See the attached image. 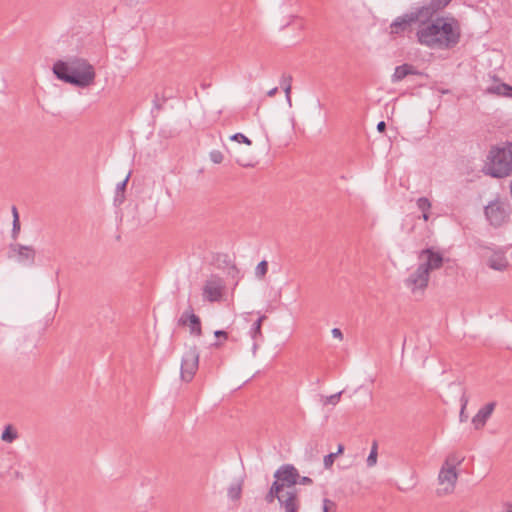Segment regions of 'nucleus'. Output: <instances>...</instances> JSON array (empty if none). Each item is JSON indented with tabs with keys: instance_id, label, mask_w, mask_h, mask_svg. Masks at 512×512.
Masks as SVG:
<instances>
[{
	"instance_id": "nucleus-1",
	"label": "nucleus",
	"mask_w": 512,
	"mask_h": 512,
	"mask_svg": "<svg viewBox=\"0 0 512 512\" xmlns=\"http://www.w3.org/2000/svg\"><path fill=\"white\" fill-rule=\"evenodd\" d=\"M417 41L430 49H452L461 39V26L453 16H437L419 25Z\"/></svg>"
},
{
	"instance_id": "nucleus-2",
	"label": "nucleus",
	"mask_w": 512,
	"mask_h": 512,
	"mask_svg": "<svg viewBox=\"0 0 512 512\" xmlns=\"http://www.w3.org/2000/svg\"><path fill=\"white\" fill-rule=\"evenodd\" d=\"M52 70L57 79L81 88L92 85L96 77L93 65L80 57L58 60Z\"/></svg>"
},
{
	"instance_id": "nucleus-3",
	"label": "nucleus",
	"mask_w": 512,
	"mask_h": 512,
	"mask_svg": "<svg viewBox=\"0 0 512 512\" xmlns=\"http://www.w3.org/2000/svg\"><path fill=\"white\" fill-rule=\"evenodd\" d=\"M419 259L423 260L416 270L405 279V285L412 292L416 290H424L429 283L430 272L440 269L443 266L444 258L439 252H435L432 248L423 249L419 253Z\"/></svg>"
},
{
	"instance_id": "nucleus-4",
	"label": "nucleus",
	"mask_w": 512,
	"mask_h": 512,
	"mask_svg": "<svg viewBox=\"0 0 512 512\" xmlns=\"http://www.w3.org/2000/svg\"><path fill=\"white\" fill-rule=\"evenodd\" d=\"M483 172L493 178H505L512 174V142L491 146Z\"/></svg>"
},
{
	"instance_id": "nucleus-5",
	"label": "nucleus",
	"mask_w": 512,
	"mask_h": 512,
	"mask_svg": "<svg viewBox=\"0 0 512 512\" xmlns=\"http://www.w3.org/2000/svg\"><path fill=\"white\" fill-rule=\"evenodd\" d=\"M273 476L275 480L264 498L267 504H272L276 499L278 500L285 489L295 486L296 474L292 467L280 466Z\"/></svg>"
},
{
	"instance_id": "nucleus-6",
	"label": "nucleus",
	"mask_w": 512,
	"mask_h": 512,
	"mask_svg": "<svg viewBox=\"0 0 512 512\" xmlns=\"http://www.w3.org/2000/svg\"><path fill=\"white\" fill-rule=\"evenodd\" d=\"M486 219L494 227H500L509 220L510 204L507 201L496 199L484 208Z\"/></svg>"
},
{
	"instance_id": "nucleus-7",
	"label": "nucleus",
	"mask_w": 512,
	"mask_h": 512,
	"mask_svg": "<svg viewBox=\"0 0 512 512\" xmlns=\"http://www.w3.org/2000/svg\"><path fill=\"white\" fill-rule=\"evenodd\" d=\"M416 23L419 25L426 24L417 8H414L410 12L395 18L389 26V33L391 36L403 35L406 32H411L412 25Z\"/></svg>"
},
{
	"instance_id": "nucleus-8",
	"label": "nucleus",
	"mask_w": 512,
	"mask_h": 512,
	"mask_svg": "<svg viewBox=\"0 0 512 512\" xmlns=\"http://www.w3.org/2000/svg\"><path fill=\"white\" fill-rule=\"evenodd\" d=\"M199 367V352L196 345L189 347L181 360L180 377L185 382L194 378Z\"/></svg>"
},
{
	"instance_id": "nucleus-9",
	"label": "nucleus",
	"mask_w": 512,
	"mask_h": 512,
	"mask_svg": "<svg viewBox=\"0 0 512 512\" xmlns=\"http://www.w3.org/2000/svg\"><path fill=\"white\" fill-rule=\"evenodd\" d=\"M225 291V282L223 278L216 274L210 275L205 281L202 289L204 300L208 302H218L223 297Z\"/></svg>"
},
{
	"instance_id": "nucleus-10",
	"label": "nucleus",
	"mask_w": 512,
	"mask_h": 512,
	"mask_svg": "<svg viewBox=\"0 0 512 512\" xmlns=\"http://www.w3.org/2000/svg\"><path fill=\"white\" fill-rule=\"evenodd\" d=\"M36 250L33 246L22 244H10L9 258H16V261L24 266H33L35 263Z\"/></svg>"
},
{
	"instance_id": "nucleus-11",
	"label": "nucleus",
	"mask_w": 512,
	"mask_h": 512,
	"mask_svg": "<svg viewBox=\"0 0 512 512\" xmlns=\"http://www.w3.org/2000/svg\"><path fill=\"white\" fill-rule=\"evenodd\" d=\"M180 326H188L190 333L200 337L202 335V326L200 318L194 313L193 307H189L182 313L178 320Z\"/></svg>"
},
{
	"instance_id": "nucleus-12",
	"label": "nucleus",
	"mask_w": 512,
	"mask_h": 512,
	"mask_svg": "<svg viewBox=\"0 0 512 512\" xmlns=\"http://www.w3.org/2000/svg\"><path fill=\"white\" fill-rule=\"evenodd\" d=\"M279 506L284 512H298L300 509V500L298 490L294 487L287 489L278 497Z\"/></svg>"
},
{
	"instance_id": "nucleus-13",
	"label": "nucleus",
	"mask_w": 512,
	"mask_h": 512,
	"mask_svg": "<svg viewBox=\"0 0 512 512\" xmlns=\"http://www.w3.org/2000/svg\"><path fill=\"white\" fill-rule=\"evenodd\" d=\"M451 2L452 0H430L429 3L416 8L423 17V20L429 22Z\"/></svg>"
},
{
	"instance_id": "nucleus-14",
	"label": "nucleus",
	"mask_w": 512,
	"mask_h": 512,
	"mask_svg": "<svg viewBox=\"0 0 512 512\" xmlns=\"http://www.w3.org/2000/svg\"><path fill=\"white\" fill-rule=\"evenodd\" d=\"M496 407L495 402H489L483 406L472 418V424L476 430L483 428Z\"/></svg>"
},
{
	"instance_id": "nucleus-15",
	"label": "nucleus",
	"mask_w": 512,
	"mask_h": 512,
	"mask_svg": "<svg viewBox=\"0 0 512 512\" xmlns=\"http://www.w3.org/2000/svg\"><path fill=\"white\" fill-rule=\"evenodd\" d=\"M438 479L442 484L445 482L448 484V487L445 488L447 492L451 491L453 490L457 480L456 470H454V467L443 466L442 469L440 470Z\"/></svg>"
},
{
	"instance_id": "nucleus-16",
	"label": "nucleus",
	"mask_w": 512,
	"mask_h": 512,
	"mask_svg": "<svg viewBox=\"0 0 512 512\" xmlns=\"http://www.w3.org/2000/svg\"><path fill=\"white\" fill-rule=\"evenodd\" d=\"M420 72H418L415 67L411 64H402L400 66H397L395 68L394 74L392 75V82L396 83L401 80H403L408 75H419Z\"/></svg>"
},
{
	"instance_id": "nucleus-17",
	"label": "nucleus",
	"mask_w": 512,
	"mask_h": 512,
	"mask_svg": "<svg viewBox=\"0 0 512 512\" xmlns=\"http://www.w3.org/2000/svg\"><path fill=\"white\" fill-rule=\"evenodd\" d=\"M267 317L266 315H261L252 325L251 329H250V336L251 338L254 340V343H253V352L255 353V351L257 350L258 348V341H263V334H262V323L264 320H266Z\"/></svg>"
},
{
	"instance_id": "nucleus-18",
	"label": "nucleus",
	"mask_w": 512,
	"mask_h": 512,
	"mask_svg": "<svg viewBox=\"0 0 512 512\" xmlns=\"http://www.w3.org/2000/svg\"><path fill=\"white\" fill-rule=\"evenodd\" d=\"M487 265L497 271H503L508 267V261L503 252H495L487 260Z\"/></svg>"
},
{
	"instance_id": "nucleus-19",
	"label": "nucleus",
	"mask_w": 512,
	"mask_h": 512,
	"mask_svg": "<svg viewBox=\"0 0 512 512\" xmlns=\"http://www.w3.org/2000/svg\"><path fill=\"white\" fill-rule=\"evenodd\" d=\"M487 92L490 94H496L499 96H505L512 98V86L506 83H500L495 86L487 88Z\"/></svg>"
},
{
	"instance_id": "nucleus-20",
	"label": "nucleus",
	"mask_w": 512,
	"mask_h": 512,
	"mask_svg": "<svg viewBox=\"0 0 512 512\" xmlns=\"http://www.w3.org/2000/svg\"><path fill=\"white\" fill-rule=\"evenodd\" d=\"M129 178H130V173H128V175L125 177V179L123 181H121L117 184L116 194H115V198H114L115 203H118V204L123 203L124 198H125L124 192L126 190Z\"/></svg>"
},
{
	"instance_id": "nucleus-21",
	"label": "nucleus",
	"mask_w": 512,
	"mask_h": 512,
	"mask_svg": "<svg viewBox=\"0 0 512 512\" xmlns=\"http://www.w3.org/2000/svg\"><path fill=\"white\" fill-rule=\"evenodd\" d=\"M18 437L17 431L12 425H7L2 432L1 439L7 443H12Z\"/></svg>"
},
{
	"instance_id": "nucleus-22",
	"label": "nucleus",
	"mask_w": 512,
	"mask_h": 512,
	"mask_svg": "<svg viewBox=\"0 0 512 512\" xmlns=\"http://www.w3.org/2000/svg\"><path fill=\"white\" fill-rule=\"evenodd\" d=\"M242 484L240 482L232 483L229 488L227 495L231 500H238L241 497Z\"/></svg>"
},
{
	"instance_id": "nucleus-23",
	"label": "nucleus",
	"mask_w": 512,
	"mask_h": 512,
	"mask_svg": "<svg viewBox=\"0 0 512 512\" xmlns=\"http://www.w3.org/2000/svg\"><path fill=\"white\" fill-rule=\"evenodd\" d=\"M282 466H288V467H292L294 469V473L296 474L295 485L296 484L311 485L313 483V480L310 477L300 476L298 470L295 468L294 465H292V464H283Z\"/></svg>"
},
{
	"instance_id": "nucleus-24",
	"label": "nucleus",
	"mask_w": 512,
	"mask_h": 512,
	"mask_svg": "<svg viewBox=\"0 0 512 512\" xmlns=\"http://www.w3.org/2000/svg\"><path fill=\"white\" fill-rule=\"evenodd\" d=\"M377 448H378L377 442L374 441L372 444V447H371V451L366 460L368 467H373L377 463V456H378Z\"/></svg>"
},
{
	"instance_id": "nucleus-25",
	"label": "nucleus",
	"mask_w": 512,
	"mask_h": 512,
	"mask_svg": "<svg viewBox=\"0 0 512 512\" xmlns=\"http://www.w3.org/2000/svg\"><path fill=\"white\" fill-rule=\"evenodd\" d=\"M268 271V262L266 260L261 261L258 263L255 269V275L256 277L262 279Z\"/></svg>"
},
{
	"instance_id": "nucleus-26",
	"label": "nucleus",
	"mask_w": 512,
	"mask_h": 512,
	"mask_svg": "<svg viewBox=\"0 0 512 512\" xmlns=\"http://www.w3.org/2000/svg\"><path fill=\"white\" fill-rule=\"evenodd\" d=\"M417 207L422 212H430L431 202L427 197H420L417 200Z\"/></svg>"
},
{
	"instance_id": "nucleus-27",
	"label": "nucleus",
	"mask_w": 512,
	"mask_h": 512,
	"mask_svg": "<svg viewBox=\"0 0 512 512\" xmlns=\"http://www.w3.org/2000/svg\"><path fill=\"white\" fill-rule=\"evenodd\" d=\"M463 459V457H460L456 454H450L445 461V465L447 467H454L455 469L456 465H459L463 461Z\"/></svg>"
},
{
	"instance_id": "nucleus-28",
	"label": "nucleus",
	"mask_w": 512,
	"mask_h": 512,
	"mask_svg": "<svg viewBox=\"0 0 512 512\" xmlns=\"http://www.w3.org/2000/svg\"><path fill=\"white\" fill-rule=\"evenodd\" d=\"M228 274L231 278L235 279V286L238 285L240 279L242 278L241 272L235 264H232L228 268Z\"/></svg>"
},
{
	"instance_id": "nucleus-29",
	"label": "nucleus",
	"mask_w": 512,
	"mask_h": 512,
	"mask_svg": "<svg viewBox=\"0 0 512 512\" xmlns=\"http://www.w3.org/2000/svg\"><path fill=\"white\" fill-rule=\"evenodd\" d=\"M230 140L238 142V143L246 144L248 146L252 145V141L242 133H235V134L231 135Z\"/></svg>"
},
{
	"instance_id": "nucleus-30",
	"label": "nucleus",
	"mask_w": 512,
	"mask_h": 512,
	"mask_svg": "<svg viewBox=\"0 0 512 512\" xmlns=\"http://www.w3.org/2000/svg\"><path fill=\"white\" fill-rule=\"evenodd\" d=\"M460 401H461V410H460L459 418H460L461 422H465L468 419V415L465 414V409H466L467 404H468L467 396L465 394H463L461 396Z\"/></svg>"
},
{
	"instance_id": "nucleus-31",
	"label": "nucleus",
	"mask_w": 512,
	"mask_h": 512,
	"mask_svg": "<svg viewBox=\"0 0 512 512\" xmlns=\"http://www.w3.org/2000/svg\"><path fill=\"white\" fill-rule=\"evenodd\" d=\"M209 157L210 160L215 164H220L224 159L222 152L219 150H212L209 154Z\"/></svg>"
},
{
	"instance_id": "nucleus-32",
	"label": "nucleus",
	"mask_w": 512,
	"mask_h": 512,
	"mask_svg": "<svg viewBox=\"0 0 512 512\" xmlns=\"http://www.w3.org/2000/svg\"><path fill=\"white\" fill-rule=\"evenodd\" d=\"M20 220L19 217L16 216V219L12 222V231H11V237L16 240L18 238V235L20 233Z\"/></svg>"
},
{
	"instance_id": "nucleus-33",
	"label": "nucleus",
	"mask_w": 512,
	"mask_h": 512,
	"mask_svg": "<svg viewBox=\"0 0 512 512\" xmlns=\"http://www.w3.org/2000/svg\"><path fill=\"white\" fill-rule=\"evenodd\" d=\"M336 503L328 498L323 499V512H329V511H335L336 510Z\"/></svg>"
},
{
	"instance_id": "nucleus-34",
	"label": "nucleus",
	"mask_w": 512,
	"mask_h": 512,
	"mask_svg": "<svg viewBox=\"0 0 512 512\" xmlns=\"http://www.w3.org/2000/svg\"><path fill=\"white\" fill-rule=\"evenodd\" d=\"M341 394L342 392H338L330 396H327L324 400V404H337L340 401Z\"/></svg>"
},
{
	"instance_id": "nucleus-35",
	"label": "nucleus",
	"mask_w": 512,
	"mask_h": 512,
	"mask_svg": "<svg viewBox=\"0 0 512 512\" xmlns=\"http://www.w3.org/2000/svg\"><path fill=\"white\" fill-rule=\"evenodd\" d=\"M336 456H337V453H329L328 455H326L324 457L323 464H324V467L326 469L331 468V466L334 463V460H335Z\"/></svg>"
},
{
	"instance_id": "nucleus-36",
	"label": "nucleus",
	"mask_w": 512,
	"mask_h": 512,
	"mask_svg": "<svg viewBox=\"0 0 512 512\" xmlns=\"http://www.w3.org/2000/svg\"><path fill=\"white\" fill-rule=\"evenodd\" d=\"M292 80L293 78L290 74H283L280 79L281 87L291 86Z\"/></svg>"
},
{
	"instance_id": "nucleus-37",
	"label": "nucleus",
	"mask_w": 512,
	"mask_h": 512,
	"mask_svg": "<svg viewBox=\"0 0 512 512\" xmlns=\"http://www.w3.org/2000/svg\"><path fill=\"white\" fill-rule=\"evenodd\" d=\"M282 88H283V90L285 92L286 100H287L289 106H291L292 105L291 104V96H290V94H291V86L282 87Z\"/></svg>"
},
{
	"instance_id": "nucleus-38",
	"label": "nucleus",
	"mask_w": 512,
	"mask_h": 512,
	"mask_svg": "<svg viewBox=\"0 0 512 512\" xmlns=\"http://www.w3.org/2000/svg\"><path fill=\"white\" fill-rule=\"evenodd\" d=\"M332 335L336 338H339V339H342L343 338V334L341 332V330L339 328H334L332 329Z\"/></svg>"
},
{
	"instance_id": "nucleus-39",
	"label": "nucleus",
	"mask_w": 512,
	"mask_h": 512,
	"mask_svg": "<svg viewBox=\"0 0 512 512\" xmlns=\"http://www.w3.org/2000/svg\"><path fill=\"white\" fill-rule=\"evenodd\" d=\"M214 335H215L216 337H223L224 339H227V338H228V334H227V332H225L224 330H216V331L214 332Z\"/></svg>"
},
{
	"instance_id": "nucleus-40",
	"label": "nucleus",
	"mask_w": 512,
	"mask_h": 512,
	"mask_svg": "<svg viewBox=\"0 0 512 512\" xmlns=\"http://www.w3.org/2000/svg\"><path fill=\"white\" fill-rule=\"evenodd\" d=\"M153 107L158 111L162 109V105L159 103L158 95H155V99L153 100Z\"/></svg>"
},
{
	"instance_id": "nucleus-41",
	"label": "nucleus",
	"mask_w": 512,
	"mask_h": 512,
	"mask_svg": "<svg viewBox=\"0 0 512 512\" xmlns=\"http://www.w3.org/2000/svg\"><path fill=\"white\" fill-rule=\"evenodd\" d=\"M377 130L379 132H384L386 130V123L384 121H380L378 124H377Z\"/></svg>"
},
{
	"instance_id": "nucleus-42",
	"label": "nucleus",
	"mask_w": 512,
	"mask_h": 512,
	"mask_svg": "<svg viewBox=\"0 0 512 512\" xmlns=\"http://www.w3.org/2000/svg\"><path fill=\"white\" fill-rule=\"evenodd\" d=\"M278 92V88L277 87H274L272 89H270L268 92H267V96L269 97H273L276 95V93Z\"/></svg>"
},
{
	"instance_id": "nucleus-43",
	"label": "nucleus",
	"mask_w": 512,
	"mask_h": 512,
	"mask_svg": "<svg viewBox=\"0 0 512 512\" xmlns=\"http://www.w3.org/2000/svg\"><path fill=\"white\" fill-rule=\"evenodd\" d=\"M11 212H12V215H13V220L16 219V216L19 217V213H18V210H17L16 206H12Z\"/></svg>"
},
{
	"instance_id": "nucleus-44",
	"label": "nucleus",
	"mask_w": 512,
	"mask_h": 512,
	"mask_svg": "<svg viewBox=\"0 0 512 512\" xmlns=\"http://www.w3.org/2000/svg\"><path fill=\"white\" fill-rule=\"evenodd\" d=\"M429 217H430V213L429 212H422V219L424 221H428Z\"/></svg>"
},
{
	"instance_id": "nucleus-45",
	"label": "nucleus",
	"mask_w": 512,
	"mask_h": 512,
	"mask_svg": "<svg viewBox=\"0 0 512 512\" xmlns=\"http://www.w3.org/2000/svg\"><path fill=\"white\" fill-rule=\"evenodd\" d=\"M343 451H344V446L342 444H339L338 449L335 453H337V455H338V454H341Z\"/></svg>"
},
{
	"instance_id": "nucleus-46",
	"label": "nucleus",
	"mask_w": 512,
	"mask_h": 512,
	"mask_svg": "<svg viewBox=\"0 0 512 512\" xmlns=\"http://www.w3.org/2000/svg\"><path fill=\"white\" fill-rule=\"evenodd\" d=\"M506 512H512V504H510L507 508V511Z\"/></svg>"
},
{
	"instance_id": "nucleus-47",
	"label": "nucleus",
	"mask_w": 512,
	"mask_h": 512,
	"mask_svg": "<svg viewBox=\"0 0 512 512\" xmlns=\"http://www.w3.org/2000/svg\"><path fill=\"white\" fill-rule=\"evenodd\" d=\"M125 2L129 3V4H132L133 2H135L136 0H124Z\"/></svg>"
},
{
	"instance_id": "nucleus-48",
	"label": "nucleus",
	"mask_w": 512,
	"mask_h": 512,
	"mask_svg": "<svg viewBox=\"0 0 512 512\" xmlns=\"http://www.w3.org/2000/svg\"><path fill=\"white\" fill-rule=\"evenodd\" d=\"M212 345L215 346V347H219L221 344L219 342H215Z\"/></svg>"
},
{
	"instance_id": "nucleus-49",
	"label": "nucleus",
	"mask_w": 512,
	"mask_h": 512,
	"mask_svg": "<svg viewBox=\"0 0 512 512\" xmlns=\"http://www.w3.org/2000/svg\"><path fill=\"white\" fill-rule=\"evenodd\" d=\"M209 86H210L209 84H204V83L202 84V87H203V88H207V87H209Z\"/></svg>"
}]
</instances>
